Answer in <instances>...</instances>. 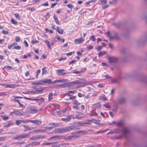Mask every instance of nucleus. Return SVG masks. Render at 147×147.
I'll list each match as a JSON object with an SVG mask.
<instances>
[{
  "instance_id": "e433bc0d",
  "label": "nucleus",
  "mask_w": 147,
  "mask_h": 147,
  "mask_svg": "<svg viewBox=\"0 0 147 147\" xmlns=\"http://www.w3.org/2000/svg\"><path fill=\"white\" fill-rule=\"evenodd\" d=\"M53 94L52 93H50L49 94L48 100H49L50 101L52 100L53 99Z\"/></svg>"
},
{
  "instance_id": "1a4fd4ad",
  "label": "nucleus",
  "mask_w": 147,
  "mask_h": 147,
  "mask_svg": "<svg viewBox=\"0 0 147 147\" xmlns=\"http://www.w3.org/2000/svg\"><path fill=\"white\" fill-rule=\"evenodd\" d=\"M45 138V136H42L41 135H38L36 136L31 137L29 139L30 140H36L37 139H43Z\"/></svg>"
},
{
  "instance_id": "423d86ee",
  "label": "nucleus",
  "mask_w": 147,
  "mask_h": 147,
  "mask_svg": "<svg viewBox=\"0 0 147 147\" xmlns=\"http://www.w3.org/2000/svg\"><path fill=\"white\" fill-rule=\"evenodd\" d=\"M88 122H85L84 123V124H90V123L91 122H92L93 123H95L96 124L100 125V121L98 120H96L95 119H92L90 120H88Z\"/></svg>"
},
{
  "instance_id": "2eb2a0df",
  "label": "nucleus",
  "mask_w": 147,
  "mask_h": 147,
  "mask_svg": "<svg viewBox=\"0 0 147 147\" xmlns=\"http://www.w3.org/2000/svg\"><path fill=\"white\" fill-rule=\"evenodd\" d=\"M30 122L35 123L36 124L40 125L42 123V121L40 120H30Z\"/></svg>"
},
{
  "instance_id": "b1692460",
  "label": "nucleus",
  "mask_w": 147,
  "mask_h": 147,
  "mask_svg": "<svg viewBox=\"0 0 147 147\" xmlns=\"http://www.w3.org/2000/svg\"><path fill=\"white\" fill-rule=\"evenodd\" d=\"M49 125L54 126L55 127H58L60 126V124L59 123H50L49 124Z\"/></svg>"
},
{
  "instance_id": "20e7f679",
  "label": "nucleus",
  "mask_w": 147,
  "mask_h": 147,
  "mask_svg": "<svg viewBox=\"0 0 147 147\" xmlns=\"http://www.w3.org/2000/svg\"><path fill=\"white\" fill-rule=\"evenodd\" d=\"M71 84H81V85L79 86V87H82L85 86L87 85V83L86 82H81L79 80H76L71 82Z\"/></svg>"
},
{
  "instance_id": "338daca9",
  "label": "nucleus",
  "mask_w": 147,
  "mask_h": 147,
  "mask_svg": "<svg viewBox=\"0 0 147 147\" xmlns=\"http://www.w3.org/2000/svg\"><path fill=\"white\" fill-rule=\"evenodd\" d=\"M9 118V117L7 116H4L3 117V119L4 120H6L8 119Z\"/></svg>"
},
{
  "instance_id": "e2e57ef3",
  "label": "nucleus",
  "mask_w": 147,
  "mask_h": 147,
  "mask_svg": "<svg viewBox=\"0 0 147 147\" xmlns=\"http://www.w3.org/2000/svg\"><path fill=\"white\" fill-rule=\"evenodd\" d=\"M93 46H89L87 47V49L91 50L93 49Z\"/></svg>"
},
{
  "instance_id": "aec40b11",
  "label": "nucleus",
  "mask_w": 147,
  "mask_h": 147,
  "mask_svg": "<svg viewBox=\"0 0 147 147\" xmlns=\"http://www.w3.org/2000/svg\"><path fill=\"white\" fill-rule=\"evenodd\" d=\"M66 96H69V98H66V100H71L73 99H74L76 98V96H71L69 93H65Z\"/></svg>"
},
{
  "instance_id": "9d476101",
  "label": "nucleus",
  "mask_w": 147,
  "mask_h": 147,
  "mask_svg": "<svg viewBox=\"0 0 147 147\" xmlns=\"http://www.w3.org/2000/svg\"><path fill=\"white\" fill-rule=\"evenodd\" d=\"M108 59L109 62L111 63H115L117 60V59L116 57H109Z\"/></svg>"
},
{
  "instance_id": "473e14b6",
  "label": "nucleus",
  "mask_w": 147,
  "mask_h": 147,
  "mask_svg": "<svg viewBox=\"0 0 147 147\" xmlns=\"http://www.w3.org/2000/svg\"><path fill=\"white\" fill-rule=\"evenodd\" d=\"M14 124V123L13 122H9L6 125H5L4 126V127H9L11 125H13Z\"/></svg>"
},
{
  "instance_id": "4468645a",
  "label": "nucleus",
  "mask_w": 147,
  "mask_h": 147,
  "mask_svg": "<svg viewBox=\"0 0 147 147\" xmlns=\"http://www.w3.org/2000/svg\"><path fill=\"white\" fill-rule=\"evenodd\" d=\"M25 128L24 131H26L28 130H32L33 129L35 128V127H30L29 126L26 125H22Z\"/></svg>"
},
{
  "instance_id": "de8ad7c7",
  "label": "nucleus",
  "mask_w": 147,
  "mask_h": 147,
  "mask_svg": "<svg viewBox=\"0 0 147 147\" xmlns=\"http://www.w3.org/2000/svg\"><path fill=\"white\" fill-rule=\"evenodd\" d=\"M16 41V42H19L20 41V37L19 36H16L15 37Z\"/></svg>"
},
{
  "instance_id": "9b49d317",
  "label": "nucleus",
  "mask_w": 147,
  "mask_h": 147,
  "mask_svg": "<svg viewBox=\"0 0 147 147\" xmlns=\"http://www.w3.org/2000/svg\"><path fill=\"white\" fill-rule=\"evenodd\" d=\"M113 36H110V39H114L116 40H117L119 39L118 34L116 32H114L113 33Z\"/></svg>"
},
{
  "instance_id": "72a5a7b5",
  "label": "nucleus",
  "mask_w": 147,
  "mask_h": 147,
  "mask_svg": "<svg viewBox=\"0 0 147 147\" xmlns=\"http://www.w3.org/2000/svg\"><path fill=\"white\" fill-rule=\"evenodd\" d=\"M21 136L22 139L28 138L30 136V135L28 134L21 135Z\"/></svg>"
},
{
  "instance_id": "37998d69",
  "label": "nucleus",
  "mask_w": 147,
  "mask_h": 147,
  "mask_svg": "<svg viewBox=\"0 0 147 147\" xmlns=\"http://www.w3.org/2000/svg\"><path fill=\"white\" fill-rule=\"evenodd\" d=\"M73 104L78 106L80 104V103H79L77 100L75 99L74 100Z\"/></svg>"
},
{
  "instance_id": "6e6d98bb",
  "label": "nucleus",
  "mask_w": 147,
  "mask_h": 147,
  "mask_svg": "<svg viewBox=\"0 0 147 147\" xmlns=\"http://www.w3.org/2000/svg\"><path fill=\"white\" fill-rule=\"evenodd\" d=\"M14 15L16 16V18L18 20H20V16L19 14L18 13H16L14 14Z\"/></svg>"
},
{
  "instance_id": "f704fd0d",
  "label": "nucleus",
  "mask_w": 147,
  "mask_h": 147,
  "mask_svg": "<svg viewBox=\"0 0 147 147\" xmlns=\"http://www.w3.org/2000/svg\"><path fill=\"white\" fill-rule=\"evenodd\" d=\"M118 104L119 103H118L116 101H115L114 103V105L113 106V108H115V109H117Z\"/></svg>"
},
{
  "instance_id": "6e6552de",
  "label": "nucleus",
  "mask_w": 147,
  "mask_h": 147,
  "mask_svg": "<svg viewBox=\"0 0 147 147\" xmlns=\"http://www.w3.org/2000/svg\"><path fill=\"white\" fill-rule=\"evenodd\" d=\"M126 100V98H125L121 97L118 99L116 101L119 104H123L125 102Z\"/></svg>"
},
{
  "instance_id": "5701e85b",
  "label": "nucleus",
  "mask_w": 147,
  "mask_h": 147,
  "mask_svg": "<svg viewBox=\"0 0 147 147\" xmlns=\"http://www.w3.org/2000/svg\"><path fill=\"white\" fill-rule=\"evenodd\" d=\"M12 100L13 102H17L18 103L19 105L21 107H24V105L22 104H21L19 100H17L16 99H13Z\"/></svg>"
},
{
  "instance_id": "0eeeda50",
  "label": "nucleus",
  "mask_w": 147,
  "mask_h": 147,
  "mask_svg": "<svg viewBox=\"0 0 147 147\" xmlns=\"http://www.w3.org/2000/svg\"><path fill=\"white\" fill-rule=\"evenodd\" d=\"M65 70L63 69H58L57 70V74L60 76H63L67 74V72L65 71Z\"/></svg>"
},
{
  "instance_id": "7c9ffc66",
  "label": "nucleus",
  "mask_w": 147,
  "mask_h": 147,
  "mask_svg": "<svg viewBox=\"0 0 147 147\" xmlns=\"http://www.w3.org/2000/svg\"><path fill=\"white\" fill-rule=\"evenodd\" d=\"M65 82V81L63 80H57L53 81V83H54V84H55V83H56L58 82Z\"/></svg>"
},
{
  "instance_id": "393cba45",
  "label": "nucleus",
  "mask_w": 147,
  "mask_h": 147,
  "mask_svg": "<svg viewBox=\"0 0 147 147\" xmlns=\"http://www.w3.org/2000/svg\"><path fill=\"white\" fill-rule=\"evenodd\" d=\"M18 44L16 42L13 43L10 45H9L8 46V48L9 49H10L12 47H14L15 45H17Z\"/></svg>"
},
{
  "instance_id": "603ef678",
  "label": "nucleus",
  "mask_w": 147,
  "mask_h": 147,
  "mask_svg": "<svg viewBox=\"0 0 147 147\" xmlns=\"http://www.w3.org/2000/svg\"><path fill=\"white\" fill-rule=\"evenodd\" d=\"M89 115L91 116H96L97 115V114L96 113H92L89 114Z\"/></svg>"
},
{
  "instance_id": "39448f33",
  "label": "nucleus",
  "mask_w": 147,
  "mask_h": 147,
  "mask_svg": "<svg viewBox=\"0 0 147 147\" xmlns=\"http://www.w3.org/2000/svg\"><path fill=\"white\" fill-rule=\"evenodd\" d=\"M71 119H75V117L74 116L71 115H68L66 118H62L61 119V121H64L66 122H67L70 121L71 120Z\"/></svg>"
},
{
  "instance_id": "f3484780",
  "label": "nucleus",
  "mask_w": 147,
  "mask_h": 147,
  "mask_svg": "<svg viewBox=\"0 0 147 147\" xmlns=\"http://www.w3.org/2000/svg\"><path fill=\"white\" fill-rule=\"evenodd\" d=\"M122 132L123 134L125 136L129 135L130 133L129 130L126 128H124L122 131Z\"/></svg>"
},
{
  "instance_id": "412c9836",
  "label": "nucleus",
  "mask_w": 147,
  "mask_h": 147,
  "mask_svg": "<svg viewBox=\"0 0 147 147\" xmlns=\"http://www.w3.org/2000/svg\"><path fill=\"white\" fill-rule=\"evenodd\" d=\"M62 138V137L61 136H54L52 137H50L49 138V140H51L53 139H57L56 140H59L60 139H61Z\"/></svg>"
},
{
  "instance_id": "c03bdc74",
  "label": "nucleus",
  "mask_w": 147,
  "mask_h": 147,
  "mask_svg": "<svg viewBox=\"0 0 147 147\" xmlns=\"http://www.w3.org/2000/svg\"><path fill=\"white\" fill-rule=\"evenodd\" d=\"M41 71V70L40 69H38L36 72V78H38V76H39V73H40Z\"/></svg>"
},
{
  "instance_id": "2f4dec72",
  "label": "nucleus",
  "mask_w": 147,
  "mask_h": 147,
  "mask_svg": "<svg viewBox=\"0 0 147 147\" xmlns=\"http://www.w3.org/2000/svg\"><path fill=\"white\" fill-rule=\"evenodd\" d=\"M99 100H106V98L105 96L104 95L100 96H99Z\"/></svg>"
},
{
  "instance_id": "09e8293b",
  "label": "nucleus",
  "mask_w": 147,
  "mask_h": 147,
  "mask_svg": "<svg viewBox=\"0 0 147 147\" xmlns=\"http://www.w3.org/2000/svg\"><path fill=\"white\" fill-rule=\"evenodd\" d=\"M27 9L28 10H31L32 11H35L36 10L35 9L34 7H28L27 8Z\"/></svg>"
},
{
  "instance_id": "ea45409f",
  "label": "nucleus",
  "mask_w": 147,
  "mask_h": 147,
  "mask_svg": "<svg viewBox=\"0 0 147 147\" xmlns=\"http://www.w3.org/2000/svg\"><path fill=\"white\" fill-rule=\"evenodd\" d=\"M45 43L46 44H47V46L48 47V48L49 49H51V46L49 42L47 40L45 41Z\"/></svg>"
},
{
  "instance_id": "bf43d9fd",
  "label": "nucleus",
  "mask_w": 147,
  "mask_h": 147,
  "mask_svg": "<svg viewBox=\"0 0 147 147\" xmlns=\"http://www.w3.org/2000/svg\"><path fill=\"white\" fill-rule=\"evenodd\" d=\"M90 39L93 41H94L96 40V39L95 38L94 36V35L92 36Z\"/></svg>"
},
{
  "instance_id": "58836bf2",
  "label": "nucleus",
  "mask_w": 147,
  "mask_h": 147,
  "mask_svg": "<svg viewBox=\"0 0 147 147\" xmlns=\"http://www.w3.org/2000/svg\"><path fill=\"white\" fill-rule=\"evenodd\" d=\"M11 22L12 24L16 25H18V24L16 21L13 19H11Z\"/></svg>"
},
{
  "instance_id": "a18cd8bd",
  "label": "nucleus",
  "mask_w": 147,
  "mask_h": 147,
  "mask_svg": "<svg viewBox=\"0 0 147 147\" xmlns=\"http://www.w3.org/2000/svg\"><path fill=\"white\" fill-rule=\"evenodd\" d=\"M106 53V52L105 51H103L102 52H100L98 54V55L99 57H102L103 55Z\"/></svg>"
},
{
  "instance_id": "f03ea898",
  "label": "nucleus",
  "mask_w": 147,
  "mask_h": 147,
  "mask_svg": "<svg viewBox=\"0 0 147 147\" xmlns=\"http://www.w3.org/2000/svg\"><path fill=\"white\" fill-rule=\"evenodd\" d=\"M79 132L72 133L71 135H68L65 138V139L67 140H72V139L79 138V136L78 135Z\"/></svg>"
},
{
  "instance_id": "f8f14e48",
  "label": "nucleus",
  "mask_w": 147,
  "mask_h": 147,
  "mask_svg": "<svg viewBox=\"0 0 147 147\" xmlns=\"http://www.w3.org/2000/svg\"><path fill=\"white\" fill-rule=\"evenodd\" d=\"M85 40L84 38H83L82 37H80L78 38H77L74 40V42L76 44H79L81 42H83Z\"/></svg>"
},
{
  "instance_id": "dca6fc26",
  "label": "nucleus",
  "mask_w": 147,
  "mask_h": 147,
  "mask_svg": "<svg viewBox=\"0 0 147 147\" xmlns=\"http://www.w3.org/2000/svg\"><path fill=\"white\" fill-rule=\"evenodd\" d=\"M101 106L100 104L99 103H97L94 104L92 106V109L93 110L96 109H99L100 108Z\"/></svg>"
},
{
  "instance_id": "680f3d73",
  "label": "nucleus",
  "mask_w": 147,
  "mask_h": 147,
  "mask_svg": "<svg viewBox=\"0 0 147 147\" xmlns=\"http://www.w3.org/2000/svg\"><path fill=\"white\" fill-rule=\"evenodd\" d=\"M2 33L6 35L8 34L9 32L8 31H5L4 30H3L2 31Z\"/></svg>"
},
{
  "instance_id": "7ed1b4c3",
  "label": "nucleus",
  "mask_w": 147,
  "mask_h": 147,
  "mask_svg": "<svg viewBox=\"0 0 147 147\" xmlns=\"http://www.w3.org/2000/svg\"><path fill=\"white\" fill-rule=\"evenodd\" d=\"M53 133L55 134H63L66 132L65 127L57 128L53 131Z\"/></svg>"
},
{
  "instance_id": "4d7b16f0",
  "label": "nucleus",
  "mask_w": 147,
  "mask_h": 147,
  "mask_svg": "<svg viewBox=\"0 0 147 147\" xmlns=\"http://www.w3.org/2000/svg\"><path fill=\"white\" fill-rule=\"evenodd\" d=\"M57 106H58L57 105L55 104H51L50 105V107L52 108H54V107H56Z\"/></svg>"
},
{
  "instance_id": "f257e3e1",
  "label": "nucleus",
  "mask_w": 147,
  "mask_h": 147,
  "mask_svg": "<svg viewBox=\"0 0 147 147\" xmlns=\"http://www.w3.org/2000/svg\"><path fill=\"white\" fill-rule=\"evenodd\" d=\"M65 127L66 131L67 132L71 130H74L79 129L80 128V126L78 123H76L71 126L66 127Z\"/></svg>"
},
{
  "instance_id": "0e129e2a",
  "label": "nucleus",
  "mask_w": 147,
  "mask_h": 147,
  "mask_svg": "<svg viewBox=\"0 0 147 147\" xmlns=\"http://www.w3.org/2000/svg\"><path fill=\"white\" fill-rule=\"evenodd\" d=\"M44 128H45V129L49 130H51L53 127H43Z\"/></svg>"
},
{
  "instance_id": "c756f323",
  "label": "nucleus",
  "mask_w": 147,
  "mask_h": 147,
  "mask_svg": "<svg viewBox=\"0 0 147 147\" xmlns=\"http://www.w3.org/2000/svg\"><path fill=\"white\" fill-rule=\"evenodd\" d=\"M4 68L8 70H12L14 69L13 67L10 66H4Z\"/></svg>"
},
{
  "instance_id": "49530a36",
  "label": "nucleus",
  "mask_w": 147,
  "mask_h": 147,
  "mask_svg": "<svg viewBox=\"0 0 147 147\" xmlns=\"http://www.w3.org/2000/svg\"><path fill=\"white\" fill-rule=\"evenodd\" d=\"M103 105L104 107L108 108H110L111 107L109 103H106L105 104H104Z\"/></svg>"
},
{
  "instance_id": "5fc2aeb1",
  "label": "nucleus",
  "mask_w": 147,
  "mask_h": 147,
  "mask_svg": "<svg viewBox=\"0 0 147 147\" xmlns=\"http://www.w3.org/2000/svg\"><path fill=\"white\" fill-rule=\"evenodd\" d=\"M116 124L117 126L119 127L123 125V123L121 122H117Z\"/></svg>"
},
{
  "instance_id": "a211bd4d",
  "label": "nucleus",
  "mask_w": 147,
  "mask_h": 147,
  "mask_svg": "<svg viewBox=\"0 0 147 147\" xmlns=\"http://www.w3.org/2000/svg\"><path fill=\"white\" fill-rule=\"evenodd\" d=\"M67 111V110L66 109H64L60 110L57 112V114L58 115H64Z\"/></svg>"
},
{
  "instance_id": "8fccbe9b",
  "label": "nucleus",
  "mask_w": 147,
  "mask_h": 147,
  "mask_svg": "<svg viewBox=\"0 0 147 147\" xmlns=\"http://www.w3.org/2000/svg\"><path fill=\"white\" fill-rule=\"evenodd\" d=\"M13 139L15 140H17L18 139H22L21 135L17 136L13 138Z\"/></svg>"
},
{
  "instance_id": "cd10ccee",
  "label": "nucleus",
  "mask_w": 147,
  "mask_h": 147,
  "mask_svg": "<svg viewBox=\"0 0 147 147\" xmlns=\"http://www.w3.org/2000/svg\"><path fill=\"white\" fill-rule=\"evenodd\" d=\"M14 114L16 115H22V113L19 111H14L12 112Z\"/></svg>"
},
{
  "instance_id": "13d9d810",
  "label": "nucleus",
  "mask_w": 147,
  "mask_h": 147,
  "mask_svg": "<svg viewBox=\"0 0 147 147\" xmlns=\"http://www.w3.org/2000/svg\"><path fill=\"white\" fill-rule=\"evenodd\" d=\"M55 143H47V142H45L43 144V145H48L51 144H54Z\"/></svg>"
},
{
  "instance_id": "6ab92c4d",
  "label": "nucleus",
  "mask_w": 147,
  "mask_h": 147,
  "mask_svg": "<svg viewBox=\"0 0 147 147\" xmlns=\"http://www.w3.org/2000/svg\"><path fill=\"white\" fill-rule=\"evenodd\" d=\"M44 84H53V81H52L51 79H45L44 80Z\"/></svg>"
},
{
  "instance_id": "3c124183",
  "label": "nucleus",
  "mask_w": 147,
  "mask_h": 147,
  "mask_svg": "<svg viewBox=\"0 0 147 147\" xmlns=\"http://www.w3.org/2000/svg\"><path fill=\"white\" fill-rule=\"evenodd\" d=\"M16 123L17 125L20 124L22 123L21 120H17L16 121Z\"/></svg>"
},
{
  "instance_id": "c9c22d12",
  "label": "nucleus",
  "mask_w": 147,
  "mask_h": 147,
  "mask_svg": "<svg viewBox=\"0 0 147 147\" xmlns=\"http://www.w3.org/2000/svg\"><path fill=\"white\" fill-rule=\"evenodd\" d=\"M47 73V70L46 69V67H44L42 69V75Z\"/></svg>"
},
{
  "instance_id": "774afa93",
  "label": "nucleus",
  "mask_w": 147,
  "mask_h": 147,
  "mask_svg": "<svg viewBox=\"0 0 147 147\" xmlns=\"http://www.w3.org/2000/svg\"><path fill=\"white\" fill-rule=\"evenodd\" d=\"M55 143L52 144H53L52 146V147H58L59 146V145H58V144H55Z\"/></svg>"
},
{
  "instance_id": "69168bd1",
  "label": "nucleus",
  "mask_w": 147,
  "mask_h": 147,
  "mask_svg": "<svg viewBox=\"0 0 147 147\" xmlns=\"http://www.w3.org/2000/svg\"><path fill=\"white\" fill-rule=\"evenodd\" d=\"M86 70V68L85 67H84L80 71V72H81V73H82L84 72Z\"/></svg>"
},
{
  "instance_id": "c85d7f7f",
  "label": "nucleus",
  "mask_w": 147,
  "mask_h": 147,
  "mask_svg": "<svg viewBox=\"0 0 147 147\" xmlns=\"http://www.w3.org/2000/svg\"><path fill=\"white\" fill-rule=\"evenodd\" d=\"M44 98H42L39 99L38 102L39 105H40L42 104V102H44Z\"/></svg>"
},
{
  "instance_id": "bb28decb",
  "label": "nucleus",
  "mask_w": 147,
  "mask_h": 147,
  "mask_svg": "<svg viewBox=\"0 0 147 147\" xmlns=\"http://www.w3.org/2000/svg\"><path fill=\"white\" fill-rule=\"evenodd\" d=\"M57 32L60 34H62L63 33V30L60 29L59 27H57Z\"/></svg>"
},
{
  "instance_id": "864d4df0",
  "label": "nucleus",
  "mask_w": 147,
  "mask_h": 147,
  "mask_svg": "<svg viewBox=\"0 0 147 147\" xmlns=\"http://www.w3.org/2000/svg\"><path fill=\"white\" fill-rule=\"evenodd\" d=\"M21 47L20 46H15L13 48V49H14L17 50H20L21 49Z\"/></svg>"
},
{
  "instance_id": "a878e982",
  "label": "nucleus",
  "mask_w": 147,
  "mask_h": 147,
  "mask_svg": "<svg viewBox=\"0 0 147 147\" xmlns=\"http://www.w3.org/2000/svg\"><path fill=\"white\" fill-rule=\"evenodd\" d=\"M40 142H32L30 143V145L32 146H37L39 145L40 144Z\"/></svg>"
},
{
  "instance_id": "4be33fe9",
  "label": "nucleus",
  "mask_w": 147,
  "mask_h": 147,
  "mask_svg": "<svg viewBox=\"0 0 147 147\" xmlns=\"http://www.w3.org/2000/svg\"><path fill=\"white\" fill-rule=\"evenodd\" d=\"M53 17L56 23L57 24H60V22L58 20V18L56 16L54 15L53 16Z\"/></svg>"
},
{
  "instance_id": "79ce46f5",
  "label": "nucleus",
  "mask_w": 147,
  "mask_h": 147,
  "mask_svg": "<svg viewBox=\"0 0 147 147\" xmlns=\"http://www.w3.org/2000/svg\"><path fill=\"white\" fill-rule=\"evenodd\" d=\"M31 112L32 113H37L38 112V110L37 109H31Z\"/></svg>"
},
{
  "instance_id": "4c0bfd02",
  "label": "nucleus",
  "mask_w": 147,
  "mask_h": 147,
  "mask_svg": "<svg viewBox=\"0 0 147 147\" xmlns=\"http://www.w3.org/2000/svg\"><path fill=\"white\" fill-rule=\"evenodd\" d=\"M39 85L44 84V80H40L38 81Z\"/></svg>"
},
{
  "instance_id": "a19ab883",
  "label": "nucleus",
  "mask_w": 147,
  "mask_h": 147,
  "mask_svg": "<svg viewBox=\"0 0 147 147\" xmlns=\"http://www.w3.org/2000/svg\"><path fill=\"white\" fill-rule=\"evenodd\" d=\"M22 123H28L29 122H30V120H27L26 119H24V120H21Z\"/></svg>"
},
{
  "instance_id": "ddd939ff",
  "label": "nucleus",
  "mask_w": 147,
  "mask_h": 147,
  "mask_svg": "<svg viewBox=\"0 0 147 147\" xmlns=\"http://www.w3.org/2000/svg\"><path fill=\"white\" fill-rule=\"evenodd\" d=\"M43 90H39L37 88L34 91L30 92V93L31 94H38L41 92Z\"/></svg>"
},
{
  "instance_id": "052dcab7",
  "label": "nucleus",
  "mask_w": 147,
  "mask_h": 147,
  "mask_svg": "<svg viewBox=\"0 0 147 147\" xmlns=\"http://www.w3.org/2000/svg\"><path fill=\"white\" fill-rule=\"evenodd\" d=\"M14 85L11 84H8L6 86L7 87H8L10 88H13L14 87Z\"/></svg>"
}]
</instances>
